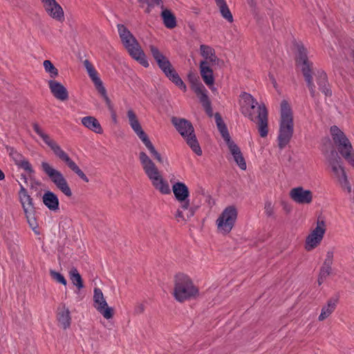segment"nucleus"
<instances>
[{"mask_svg":"<svg viewBox=\"0 0 354 354\" xmlns=\"http://www.w3.org/2000/svg\"><path fill=\"white\" fill-rule=\"evenodd\" d=\"M239 105L241 113L256 123L260 136L266 138L268 134V113L265 104L258 105L252 95L243 92L240 95Z\"/></svg>","mask_w":354,"mask_h":354,"instance_id":"obj_1","label":"nucleus"},{"mask_svg":"<svg viewBox=\"0 0 354 354\" xmlns=\"http://www.w3.org/2000/svg\"><path fill=\"white\" fill-rule=\"evenodd\" d=\"M34 131L41 138L43 142L51 149L55 156L60 160L64 162L68 167L75 173L82 180L88 182L86 174L80 169L78 165L70 158L68 154L64 151L59 144L54 140L49 134L45 132L44 129L37 122L32 123Z\"/></svg>","mask_w":354,"mask_h":354,"instance_id":"obj_2","label":"nucleus"},{"mask_svg":"<svg viewBox=\"0 0 354 354\" xmlns=\"http://www.w3.org/2000/svg\"><path fill=\"white\" fill-rule=\"evenodd\" d=\"M171 295L176 301L183 304L197 299L200 295V290L189 276L178 273L174 279Z\"/></svg>","mask_w":354,"mask_h":354,"instance_id":"obj_3","label":"nucleus"},{"mask_svg":"<svg viewBox=\"0 0 354 354\" xmlns=\"http://www.w3.org/2000/svg\"><path fill=\"white\" fill-rule=\"evenodd\" d=\"M139 159L142 169L151 181L152 186L162 194H169L171 189L169 183L164 178L161 171L151 158L146 153L141 151L139 153Z\"/></svg>","mask_w":354,"mask_h":354,"instance_id":"obj_4","label":"nucleus"},{"mask_svg":"<svg viewBox=\"0 0 354 354\" xmlns=\"http://www.w3.org/2000/svg\"><path fill=\"white\" fill-rule=\"evenodd\" d=\"M117 28L122 44L130 56L143 66L148 67L149 62L145 54L133 35L123 24H118Z\"/></svg>","mask_w":354,"mask_h":354,"instance_id":"obj_5","label":"nucleus"},{"mask_svg":"<svg viewBox=\"0 0 354 354\" xmlns=\"http://www.w3.org/2000/svg\"><path fill=\"white\" fill-rule=\"evenodd\" d=\"M294 122L292 113L289 104L283 100L281 103V120L278 135L279 147L283 149L290 141L293 135Z\"/></svg>","mask_w":354,"mask_h":354,"instance_id":"obj_6","label":"nucleus"},{"mask_svg":"<svg viewBox=\"0 0 354 354\" xmlns=\"http://www.w3.org/2000/svg\"><path fill=\"white\" fill-rule=\"evenodd\" d=\"M172 191L175 198L180 203V207L176 214V218L178 221L189 219L194 216V210L190 207L189 191L187 186L184 183L177 182L172 185Z\"/></svg>","mask_w":354,"mask_h":354,"instance_id":"obj_7","label":"nucleus"},{"mask_svg":"<svg viewBox=\"0 0 354 354\" xmlns=\"http://www.w3.org/2000/svg\"><path fill=\"white\" fill-rule=\"evenodd\" d=\"M330 135L340 155L354 168V149L346 134L337 126L330 127Z\"/></svg>","mask_w":354,"mask_h":354,"instance_id":"obj_8","label":"nucleus"},{"mask_svg":"<svg viewBox=\"0 0 354 354\" xmlns=\"http://www.w3.org/2000/svg\"><path fill=\"white\" fill-rule=\"evenodd\" d=\"M149 50L158 66L169 80L174 82L179 88L186 91V85L173 68L169 60L155 46L150 45Z\"/></svg>","mask_w":354,"mask_h":354,"instance_id":"obj_9","label":"nucleus"},{"mask_svg":"<svg viewBox=\"0 0 354 354\" xmlns=\"http://www.w3.org/2000/svg\"><path fill=\"white\" fill-rule=\"evenodd\" d=\"M171 123L178 132L185 140L192 150L198 156L202 155V150L194 133V129L190 122L183 118L174 117Z\"/></svg>","mask_w":354,"mask_h":354,"instance_id":"obj_10","label":"nucleus"},{"mask_svg":"<svg viewBox=\"0 0 354 354\" xmlns=\"http://www.w3.org/2000/svg\"><path fill=\"white\" fill-rule=\"evenodd\" d=\"M41 168L43 172L48 177L50 181L59 191H61L67 197L72 196L73 193L67 180L60 171L45 161L41 162Z\"/></svg>","mask_w":354,"mask_h":354,"instance_id":"obj_11","label":"nucleus"},{"mask_svg":"<svg viewBox=\"0 0 354 354\" xmlns=\"http://www.w3.org/2000/svg\"><path fill=\"white\" fill-rule=\"evenodd\" d=\"M127 115L130 127L149 149L151 155L153 156L158 162H162L161 155L156 150L147 135L143 131L134 111L129 109L127 111Z\"/></svg>","mask_w":354,"mask_h":354,"instance_id":"obj_12","label":"nucleus"},{"mask_svg":"<svg viewBox=\"0 0 354 354\" xmlns=\"http://www.w3.org/2000/svg\"><path fill=\"white\" fill-rule=\"evenodd\" d=\"M328 163L332 172V176L335 180L337 184L344 192L351 194L352 192V187L348 181L340 158L334 156L328 159Z\"/></svg>","mask_w":354,"mask_h":354,"instance_id":"obj_13","label":"nucleus"},{"mask_svg":"<svg viewBox=\"0 0 354 354\" xmlns=\"http://www.w3.org/2000/svg\"><path fill=\"white\" fill-rule=\"evenodd\" d=\"M296 62L297 66L302 71L312 97H315V86L313 81V74H314L313 63L308 60L307 50L303 46H298V55Z\"/></svg>","mask_w":354,"mask_h":354,"instance_id":"obj_14","label":"nucleus"},{"mask_svg":"<svg viewBox=\"0 0 354 354\" xmlns=\"http://www.w3.org/2000/svg\"><path fill=\"white\" fill-rule=\"evenodd\" d=\"M238 216V210L234 205L226 207L216 221L219 233L227 234L233 229Z\"/></svg>","mask_w":354,"mask_h":354,"instance_id":"obj_15","label":"nucleus"},{"mask_svg":"<svg viewBox=\"0 0 354 354\" xmlns=\"http://www.w3.org/2000/svg\"><path fill=\"white\" fill-rule=\"evenodd\" d=\"M326 232V223L324 218L319 217L316 222V226L306 236L304 248L310 252L317 248L322 243Z\"/></svg>","mask_w":354,"mask_h":354,"instance_id":"obj_16","label":"nucleus"},{"mask_svg":"<svg viewBox=\"0 0 354 354\" xmlns=\"http://www.w3.org/2000/svg\"><path fill=\"white\" fill-rule=\"evenodd\" d=\"M93 299L94 308L104 318L110 319L113 317L114 310L108 306L103 292L99 288H94Z\"/></svg>","mask_w":354,"mask_h":354,"instance_id":"obj_17","label":"nucleus"},{"mask_svg":"<svg viewBox=\"0 0 354 354\" xmlns=\"http://www.w3.org/2000/svg\"><path fill=\"white\" fill-rule=\"evenodd\" d=\"M289 196L297 204L309 205L313 201V192L306 189L301 186L292 188L289 192Z\"/></svg>","mask_w":354,"mask_h":354,"instance_id":"obj_18","label":"nucleus"},{"mask_svg":"<svg viewBox=\"0 0 354 354\" xmlns=\"http://www.w3.org/2000/svg\"><path fill=\"white\" fill-rule=\"evenodd\" d=\"M40 1L44 10L50 17L59 22L64 21V10L56 0H40Z\"/></svg>","mask_w":354,"mask_h":354,"instance_id":"obj_19","label":"nucleus"},{"mask_svg":"<svg viewBox=\"0 0 354 354\" xmlns=\"http://www.w3.org/2000/svg\"><path fill=\"white\" fill-rule=\"evenodd\" d=\"M19 198L21 205L23 207L24 213L27 218L28 222L29 225L34 228V225L35 224V221L32 218V214L34 212V207L32 204V199L28 194L26 189L21 187L19 192Z\"/></svg>","mask_w":354,"mask_h":354,"instance_id":"obj_20","label":"nucleus"},{"mask_svg":"<svg viewBox=\"0 0 354 354\" xmlns=\"http://www.w3.org/2000/svg\"><path fill=\"white\" fill-rule=\"evenodd\" d=\"M193 90L199 98L202 106H203L207 114L212 117L213 111L212 108L211 101L207 96V91L202 84H196L193 86Z\"/></svg>","mask_w":354,"mask_h":354,"instance_id":"obj_21","label":"nucleus"},{"mask_svg":"<svg viewBox=\"0 0 354 354\" xmlns=\"http://www.w3.org/2000/svg\"><path fill=\"white\" fill-rule=\"evenodd\" d=\"M50 92L57 100L64 101L68 98L66 88L59 82L50 80L48 82Z\"/></svg>","mask_w":354,"mask_h":354,"instance_id":"obj_22","label":"nucleus"},{"mask_svg":"<svg viewBox=\"0 0 354 354\" xmlns=\"http://www.w3.org/2000/svg\"><path fill=\"white\" fill-rule=\"evenodd\" d=\"M83 64H84V66L87 71V73L89 76V77L93 82V84L95 86V88L97 90L101 89L102 91V92H104L103 83H102L101 79L100 78V77L98 76V73L95 70L93 65L88 59H85L84 61Z\"/></svg>","mask_w":354,"mask_h":354,"instance_id":"obj_23","label":"nucleus"},{"mask_svg":"<svg viewBox=\"0 0 354 354\" xmlns=\"http://www.w3.org/2000/svg\"><path fill=\"white\" fill-rule=\"evenodd\" d=\"M57 322L64 329H66L70 327L71 324V317L69 309L62 304L57 309Z\"/></svg>","mask_w":354,"mask_h":354,"instance_id":"obj_24","label":"nucleus"},{"mask_svg":"<svg viewBox=\"0 0 354 354\" xmlns=\"http://www.w3.org/2000/svg\"><path fill=\"white\" fill-rule=\"evenodd\" d=\"M233 158L239 168L245 170L247 168L246 162L239 147L233 142L227 144Z\"/></svg>","mask_w":354,"mask_h":354,"instance_id":"obj_25","label":"nucleus"},{"mask_svg":"<svg viewBox=\"0 0 354 354\" xmlns=\"http://www.w3.org/2000/svg\"><path fill=\"white\" fill-rule=\"evenodd\" d=\"M10 155L14 160L15 164L19 167L24 169L28 174H32L34 172V170L30 162L26 158H24L21 153H18L17 151H15L13 149H11Z\"/></svg>","mask_w":354,"mask_h":354,"instance_id":"obj_26","label":"nucleus"},{"mask_svg":"<svg viewBox=\"0 0 354 354\" xmlns=\"http://www.w3.org/2000/svg\"><path fill=\"white\" fill-rule=\"evenodd\" d=\"M81 122L84 127L97 134H102L103 133V129L100 122L94 116L83 117L81 119Z\"/></svg>","mask_w":354,"mask_h":354,"instance_id":"obj_27","label":"nucleus"},{"mask_svg":"<svg viewBox=\"0 0 354 354\" xmlns=\"http://www.w3.org/2000/svg\"><path fill=\"white\" fill-rule=\"evenodd\" d=\"M209 65L207 61H201L199 65L201 75L207 86H210L214 83L213 70Z\"/></svg>","mask_w":354,"mask_h":354,"instance_id":"obj_28","label":"nucleus"},{"mask_svg":"<svg viewBox=\"0 0 354 354\" xmlns=\"http://www.w3.org/2000/svg\"><path fill=\"white\" fill-rule=\"evenodd\" d=\"M44 204L51 211L56 212L59 208L57 196L50 191L46 192L42 196Z\"/></svg>","mask_w":354,"mask_h":354,"instance_id":"obj_29","label":"nucleus"},{"mask_svg":"<svg viewBox=\"0 0 354 354\" xmlns=\"http://www.w3.org/2000/svg\"><path fill=\"white\" fill-rule=\"evenodd\" d=\"M200 51L201 56L204 58L203 61H207L208 64L214 65L218 64L219 59L212 47L202 44L200 46Z\"/></svg>","mask_w":354,"mask_h":354,"instance_id":"obj_30","label":"nucleus"},{"mask_svg":"<svg viewBox=\"0 0 354 354\" xmlns=\"http://www.w3.org/2000/svg\"><path fill=\"white\" fill-rule=\"evenodd\" d=\"M337 301V298H330L327 301L326 304L322 308L321 313L318 317L319 321L322 322L330 316L336 308Z\"/></svg>","mask_w":354,"mask_h":354,"instance_id":"obj_31","label":"nucleus"},{"mask_svg":"<svg viewBox=\"0 0 354 354\" xmlns=\"http://www.w3.org/2000/svg\"><path fill=\"white\" fill-rule=\"evenodd\" d=\"M216 126L226 144L232 142L227 127L218 113L215 114Z\"/></svg>","mask_w":354,"mask_h":354,"instance_id":"obj_32","label":"nucleus"},{"mask_svg":"<svg viewBox=\"0 0 354 354\" xmlns=\"http://www.w3.org/2000/svg\"><path fill=\"white\" fill-rule=\"evenodd\" d=\"M216 4L218 6L221 16L226 19L228 22H233V16L225 0H215Z\"/></svg>","mask_w":354,"mask_h":354,"instance_id":"obj_33","label":"nucleus"},{"mask_svg":"<svg viewBox=\"0 0 354 354\" xmlns=\"http://www.w3.org/2000/svg\"><path fill=\"white\" fill-rule=\"evenodd\" d=\"M319 89L326 95H331V91L327 88V76L323 71H318L315 74Z\"/></svg>","mask_w":354,"mask_h":354,"instance_id":"obj_34","label":"nucleus"},{"mask_svg":"<svg viewBox=\"0 0 354 354\" xmlns=\"http://www.w3.org/2000/svg\"><path fill=\"white\" fill-rule=\"evenodd\" d=\"M163 24L166 28L172 29L176 26V19L172 12L165 9L161 13Z\"/></svg>","mask_w":354,"mask_h":354,"instance_id":"obj_35","label":"nucleus"},{"mask_svg":"<svg viewBox=\"0 0 354 354\" xmlns=\"http://www.w3.org/2000/svg\"><path fill=\"white\" fill-rule=\"evenodd\" d=\"M68 274L71 282L78 290H81L84 288L82 278L77 268H72L70 270Z\"/></svg>","mask_w":354,"mask_h":354,"instance_id":"obj_36","label":"nucleus"},{"mask_svg":"<svg viewBox=\"0 0 354 354\" xmlns=\"http://www.w3.org/2000/svg\"><path fill=\"white\" fill-rule=\"evenodd\" d=\"M43 66L45 71L49 74L50 77L55 78L58 76L59 73L57 68L53 65L50 60H44Z\"/></svg>","mask_w":354,"mask_h":354,"instance_id":"obj_37","label":"nucleus"},{"mask_svg":"<svg viewBox=\"0 0 354 354\" xmlns=\"http://www.w3.org/2000/svg\"><path fill=\"white\" fill-rule=\"evenodd\" d=\"M331 272L332 266H326L323 264L320 269L319 277L318 279L319 283L321 284L322 283V280L328 277L331 274Z\"/></svg>","mask_w":354,"mask_h":354,"instance_id":"obj_38","label":"nucleus"},{"mask_svg":"<svg viewBox=\"0 0 354 354\" xmlns=\"http://www.w3.org/2000/svg\"><path fill=\"white\" fill-rule=\"evenodd\" d=\"M50 275L51 278L55 280L56 282L59 283L64 286H66L67 281L65 277L59 272H56L55 270H50Z\"/></svg>","mask_w":354,"mask_h":354,"instance_id":"obj_39","label":"nucleus"},{"mask_svg":"<svg viewBox=\"0 0 354 354\" xmlns=\"http://www.w3.org/2000/svg\"><path fill=\"white\" fill-rule=\"evenodd\" d=\"M264 212L268 217L273 216L274 214V205L270 201H267L264 206Z\"/></svg>","mask_w":354,"mask_h":354,"instance_id":"obj_40","label":"nucleus"},{"mask_svg":"<svg viewBox=\"0 0 354 354\" xmlns=\"http://www.w3.org/2000/svg\"><path fill=\"white\" fill-rule=\"evenodd\" d=\"M334 252L333 251H328L326 254V258L324 265L332 266L333 263Z\"/></svg>","mask_w":354,"mask_h":354,"instance_id":"obj_41","label":"nucleus"},{"mask_svg":"<svg viewBox=\"0 0 354 354\" xmlns=\"http://www.w3.org/2000/svg\"><path fill=\"white\" fill-rule=\"evenodd\" d=\"M97 91L103 96L104 101H105L106 104H107V106H111V102L106 94V91L105 88L104 87V92H102V91L101 89H98Z\"/></svg>","mask_w":354,"mask_h":354,"instance_id":"obj_42","label":"nucleus"},{"mask_svg":"<svg viewBox=\"0 0 354 354\" xmlns=\"http://www.w3.org/2000/svg\"><path fill=\"white\" fill-rule=\"evenodd\" d=\"M282 207H283V211L286 213V214H289L291 211H292V207L290 204H288V203H282Z\"/></svg>","mask_w":354,"mask_h":354,"instance_id":"obj_43","label":"nucleus"},{"mask_svg":"<svg viewBox=\"0 0 354 354\" xmlns=\"http://www.w3.org/2000/svg\"><path fill=\"white\" fill-rule=\"evenodd\" d=\"M269 79L271 82V83L272 84L273 86L277 88V81L274 77L273 75L272 74H269Z\"/></svg>","mask_w":354,"mask_h":354,"instance_id":"obj_44","label":"nucleus"},{"mask_svg":"<svg viewBox=\"0 0 354 354\" xmlns=\"http://www.w3.org/2000/svg\"><path fill=\"white\" fill-rule=\"evenodd\" d=\"M144 309V306L142 304H139L136 307L135 310L136 313L140 314L143 313Z\"/></svg>","mask_w":354,"mask_h":354,"instance_id":"obj_45","label":"nucleus"},{"mask_svg":"<svg viewBox=\"0 0 354 354\" xmlns=\"http://www.w3.org/2000/svg\"><path fill=\"white\" fill-rule=\"evenodd\" d=\"M151 3L156 4V5H160L162 3L161 0H149Z\"/></svg>","mask_w":354,"mask_h":354,"instance_id":"obj_46","label":"nucleus"},{"mask_svg":"<svg viewBox=\"0 0 354 354\" xmlns=\"http://www.w3.org/2000/svg\"><path fill=\"white\" fill-rule=\"evenodd\" d=\"M208 86L213 93L217 92V89L214 86V84H211L210 86Z\"/></svg>","mask_w":354,"mask_h":354,"instance_id":"obj_47","label":"nucleus"},{"mask_svg":"<svg viewBox=\"0 0 354 354\" xmlns=\"http://www.w3.org/2000/svg\"><path fill=\"white\" fill-rule=\"evenodd\" d=\"M5 178V175L3 172L0 169V180H2Z\"/></svg>","mask_w":354,"mask_h":354,"instance_id":"obj_48","label":"nucleus"},{"mask_svg":"<svg viewBox=\"0 0 354 354\" xmlns=\"http://www.w3.org/2000/svg\"><path fill=\"white\" fill-rule=\"evenodd\" d=\"M138 1H139L140 3H144V2H145V0H138Z\"/></svg>","mask_w":354,"mask_h":354,"instance_id":"obj_49","label":"nucleus"}]
</instances>
